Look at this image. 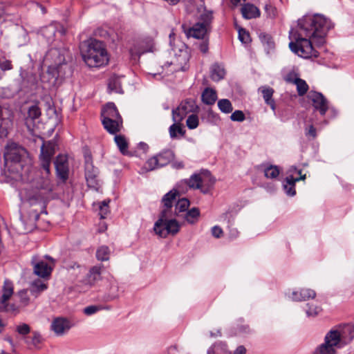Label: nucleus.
<instances>
[{
	"label": "nucleus",
	"instance_id": "nucleus-1",
	"mask_svg": "<svg viewBox=\"0 0 354 354\" xmlns=\"http://www.w3.org/2000/svg\"><path fill=\"white\" fill-rule=\"evenodd\" d=\"M333 27L332 21L322 15H305L298 21L297 36L295 41L290 42L289 47L301 57H318L319 53L313 45H324L327 32Z\"/></svg>",
	"mask_w": 354,
	"mask_h": 354
},
{
	"label": "nucleus",
	"instance_id": "nucleus-2",
	"mask_svg": "<svg viewBox=\"0 0 354 354\" xmlns=\"http://www.w3.org/2000/svg\"><path fill=\"white\" fill-rule=\"evenodd\" d=\"M55 142L44 141L41 147L39 162L41 167L45 171V176H37L33 179L32 187L39 192V196L44 199L53 191V185L48 176L50 174V166L52 158L55 153Z\"/></svg>",
	"mask_w": 354,
	"mask_h": 354
},
{
	"label": "nucleus",
	"instance_id": "nucleus-3",
	"mask_svg": "<svg viewBox=\"0 0 354 354\" xmlns=\"http://www.w3.org/2000/svg\"><path fill=\"white\" fill-rule=\"evenodd\" d=\"M354 339V326L346 325L340 330L332 329L325 335L324 342L317 347L316 354H336V349L351 343Z\"/></svg>",
	"mask_w": 354,
	"mask_h": 354
},
{
	"label": "nucleus",
	"instance_id": "nucleus-4",
	"mask_svg": "<svg viewBox=\"0 0 354 354\" xmlns=\"http://www.w3.org/2000/svg\"><path fill=\"white\" fill-rule=\"evenodd\" d=\"M81 53L84 61L89 67H100L109 62L104 44L96 39H92L87 44H84Z\"/></svg>",
	"mask_w": 354,
	"mask_h": 354
},
{
	"label": "nucleus",
	"instance_id": "nucleus-5",
	"mask_svg": "<svg viewBox=\"0 0 354 354\" xmlns=\"http://www.w3.org/2000/svg\"><path fill=\"white\" fill-rule=\"evenodd\" d=\"M173 216V214L164 217L162 215H160V218L155 223L153 227L156 234L165 238L169 234L175 235L179 232L180 225L175 218H172Z\"/></svg>",
	"mask_w": 354,
	"mask_h": 354
},
{
	"label": "nucleus",
	"instance_id": "nucleus-6",
	"mask_svg": "<svg viewBox=\"0 0 354 354\" xmlns=\"http://www.w3.org/2000/svg\"><path fill=\"white\" fill-rule=\"evenodd\" d=\"M176 158L174 151L170 149H164L157 154L149 158L145 163L143 169L147 171L165 167L170 164Z\"/></svg>",
	"mask_w": 354,
	"mask_h": 354
},
{
	"label": "nucleus",
	"instance_id": "nucleus-7",
	"mask_svg": "<svg viewBox=\"0 0 354 354\" xmlns=\"http://www.w3.org/2000/svg\"><path fill=\"white\" fill-rule=\"evenodd\" d=\"M68 50L65 48H51L45 55V60H52L53 64L48 66V73L55 77L56 73L62 64H66V55Z\"/></svg>",
	"mask_w": 354,
	"mask_h": 354
},
{
	"label": "nucleus",
	"instance_id": "nucleus-8",
	"mask_svg": "<svg viewBox=\"0 0 354 354\" xmlns=\"http://www.w3.org/2000/svg\"><path fill=\"white\" fill-rule=\"evenodd\" d=\"M28 156L26 149L14 142H8L5 147L4 159L6 162L19 163Z\"/></svg>",
	"mask_w": 354,
	"mask_h": 354
},
{
	"label": "nucleus",
	"instance_id": "nucleus-9",
	"mask_svg": "<svg viewBox=\"0 0 354 354\" xmlns=\"http://www.w3.org/2000/svg\"><path fill=\"white\" fill-rule=\"evenodd\" d=\"M2 295L0 297V313L19 312L18 307L15 304H9L8 300L13 295V284L9 280H5Z\"/></svg>",
	"mask_w": 354,
	"mask_h": 354
},
{
	"label": "nucleus",
	"instance_id": "nucleus-10",
	"mask_svg": "<svg viewBox=\"0 0 354 354\" xmlns=\"http://www.w3.org/2000/svg\"><path fill=\"white\" fill-rule=\"evenodd\" d=\"M90 156L86 157L85 178L89 187L97 190L99 188L98 169L95 167Z\"/></svg>",
	"mask_w": 354,
	"mask_h": 354
},
{
	"label": "nucleus",
	"instance_id": "nucleus-11",
	"mask_svg": "<svg viewBox=\"0 0 354 354\" xmlns=\"http://www.w3.org/2000/svg\"><path fill=\"white\" fill-rule=\"evenodd\" d=\"M195 104L192 100L183 101L176 109L172 110V120L175 122H180L185 117L194 110Z\"/></svg>",
	"mask_w": 354,
	"mask_h": 354
},
{
	"label": "nucleus",
	"instance_id": "nucleus-12",
	"mask_svg": "<svg viewBox=\"0 0 354 354\" xmlns=\"http://www.w3.org/2000/svg\"><path fill=\"white\" fill-rule=\"evenodd\" d=\"M57 178L62 183H66L68 178L69 166L68 157L66 155L59 154L54 162Z\"/></svg>",
	"mask_w": 354,
	"mask_h": 354
},
{
	"label": "nucleus",
	"instance_id": "nucleus-13",
	"mask_svg": "<svg viewBox=\"0 0 354 354\" xmlns=\"http://www.w3.org/2000/svg\"><path fill=\"white\" fill-rule=\"evenodd\" d=\"M308 97L312 102L315 110L318 111L321 115H324L329 106L328 100L322 93L310 91L308 93Z\"/></svg>",
	"mask_w": 354,
	"mask_h": 354
},
{
	"label": "nucleus",
	"instance_id": "nucleus-14",
	"mask_svg": "<svg viewBox=\"0 0 354 354\" xmlns=\"http://www.w3.org/2000/svg\"><path fill=\"white\" fill-rule=\"evenodd\" d=\"M72 326L73 324L68 319L57 317L53 319L50 325V329L57 336H62L67 333Z\"/></svg>",
	"mask_w": 354,
	"mask_h": 354
},
{
	"label": "nucleus",
	"instance_id": "nucleus-15",
	"mask_svg": "<svg viewBox=\"0 0 354 354\" xmlns=\"http://www.w3.org/2000/svg\"><path fill=\"white\" fill-rule=\"evenodd\" d=\"M182 28L187 37H192L198 39L209 37V32H210L209 29L198 23L195 24L191 28H187L185 24H183Z\"/></svg>",
	"mask_w": 354,
	"mask_h": 354
},
{
	"label": "nucleus",
	"instance_id": "nucleus-16",
	"mask_svg": "<svg viewBox=\"0 0 354 354\" xmlns=\"http://www.w3.org/2000/svg\"><path fill=\"white\" fill-rule=\"evenodd\" d=\"M179 192L173 189L168 193L165 194L162 198V203H163V209L162 210L160 215L162 216H168V214H173L172 207L176 201V197L179 196Z\"/></svg>",
	"mask_w": 354,
	"mask_h": 354
},
{
	"label": "nucleus",
	"instance_id": "nucleus-17",
	"mask_svg": "<svg viewBox=\"0 0 354 354\" xmlns=\"http://www.w3.org/2000/svg\"><path fill=\"white\" fill-rule=\"evenodd\" d=\"M171 50L180 64L186 63L190 57L188 47L183 42L174 44Z\"/></svg>",
	"mask_w": 354,
	"mask_h": 354
},
{
	"label": "nucleus",
	"instance_id": "nucleus-18",
	"mask_svg": "<svg viewBox=\"0 0 354 354\" xmlns=\"http://www.w3.org/2000/svg\"><path fill=\"white\" fill-rule=\"evenodd\" d=\"M306 175L299 178H295L292 175L288 176L283 182V188L285 193L289 196H294L296 194L295 183L300 180H304Z\"/></svg>",
	"mask_w": 354,
	"mask_h": 354
},
{
	"label": "nucleus",
	"instance_id": "nucleus-19",
	"mask_svg": "<svg viewBox=\"0 0 354 354\" xmlns=\"http://www.w3.org/2000/svg\"><path fill=\"white\" fill-rule=\"evenodd\" d=\"M106 118L112 120L122 118L115 104L113 102L107 103L102 109L101 120H106Z\"/></svg>",
	"mask_w": 354,
	"mask_h": 354
},
{
	"label": "nucleus",
	"instance_id": "nucleus-20",
	"mask_svg": "<svg viewBox=\"0 0 354 354\" xmlns=\"http://www.w3.org/2000/svg\"><path fill=\"white\" fill-rule=\"evenodd\" d=\"M258 169L263 171L266 178L276 179L279 174V167L277 165L263 163L258 166Z\"/></svg>",
	"mask_w": 354,
	"mask_h": 354
},
{
	"label": "nucleus",
	"instance_id": "nucleus-21",
	"mask_svg": "<svg viewBox=\"0 0 354 354\" xmlns=\"http://www.w3.org/2000/svg\"><path fill=\"white\" fill-rule=\"evenodd\" d=\"M104 128L111 134H116L120 131L122 127V118L112 120L106 118V120H102Z\"/></svg>",
	"mask_w": 354,
	"mask_h": 354
},
{
	"label": "nucleus",
	"instance_id": "nucleus-22",
	"mask_svg": "<svg viewBox=\"0 0 354 354\" xmlns=\"http://www.w3.org/2000/svg\"><path fill=\"white\" fill-rule=\"evenodd\" d=\"M315 296L316 292L315 290L309 288H301L292 293V299L296 301H306L309 299H313Z\"/></svg>",
	"mask_w": 354,
	"mask_h": 354
},
{
	"label": "nucleus",
	"instance_id": "nucleus-23",
	"mask_svg": "<svg viewBox=\"0 0 354 354\" xmlns=\"http://www.w3.org/2000/svg\"><path fill=\"white\" fill-rule=\"evenodd\" d=\"M259 91L261 93L266 104L269 105L271 109L274 111L276 105L272 98L274 92V89L268 86H263L259 88Z\"/></svg>",
	"mask_w": 354,
	"mask_h": 354
},
{
	"label": "nucleus",
	"instance_id": "nucleus-24",
	"mask_svg": "<svg viewBox=\"0 0 354 354\" xmlns=\"http://www.w3.org/2000/svg\"><path fill=\"white\" fill-rule=\"evenodd\" d=\"M102 268V266H95L91 268L85 279V283L90 286H93L97 281L100 280Z\"/></svg>",
	"mask_w": 354,
	"mask_h": 354
},
{
	"label": "nucleus",
	"instance_id": "nucleus-25",
	"mask_svg": "<svg viewBox=\"0 0 354 354\" xmlns=\"http://www.w3.org/2000/svg\"><path fill=\"white\" fill-rule=\"evenodd\" d=\"M52 270L53 268L43 261L34 264V272L39 277L43 278L47 277L50 275Z\"/></svg>",
	"mask_w": 354,
	"mask_h": 354
},
{
	"label": "nucleus",
	"instance_id": "nucleus-26",
	"mask_svg": "<svg viewBox=\"0 0 354 354\" xmlns=\"http://www.w3.org/2000/svg\"><path fill=\"white\" fill-rule=\"evenodd\" d=\"M241 13L245 19H250L260 17L261 12L257 7L251 3H246L241 8Z\"/></svg>",
	"mask_w": 354,
	"mask_h": 354
},
{
	"label": "nucleus",
	"instance_id": "nucleus-27",
	"mask_svg": "<svg viewBox=\"0 0 354 354\" xmlns=\"http://www.w3.org/2000/svg\"><path fill=\"white\" fill-rule=\"evenodd\" d=\"M19 75L22 80V84L26 87L35 86L37 83L36 75L32 73H29L22 68L19 70Z\"/></svg>",
	"mask_w": 354,
	"mask_h": 354
},
{
	"label": "nucleus",
	"instance_id": "nucleus-28",
	"mask_svg": "<svg viewBox=\"0 0 354 354\" xmlns=\"http://www.w3.org/2000/svg\"><path fill=\"white\" fill-rule=\"evenodd\" d=\"M225 75V70L222 64L214 63L210 67V77L214 82H219Z\"/></svg>",
	"mask_w": 354,
	"mask_h": 354
},
{
	"label": "nucleus",
	"instance_id": "nucleus-29",
	"mask_svg": "<svg viewBox=\"0 0 354 354\" xmlns=\"http://www.w3.org/2000/svg\"><path fill=\"white\" fill-rule=\"evenodd\" d=\"M205 178H203V171L201 174H194L185 183L192 189H201L203 187V183L205 182Z\"/></svg>",
	"mask_w": 354,
	"mask_h": 354
},
{
	"label": "nucleus",
	"instance_id": "nucleus-30",
	"mask_svg": "<svg viewBox=\"0 0 354 354\" xmlns=\"http://www.w3.org/2000/svg\"><path fill=\"white\" fill-rule=\"evenodd\" d=\"M12 121L9 117H3L0 110V138H6L12 128Z\"/></svg>",
	"mask_w": 354,
	"mask_h": 354
},
{
	"label": "nucleus",
	"instance_id": "nucleus-31",
	"mask_svg": "<svg viewBox=\"0 0 354 354\" xmlns=\"http://www.w3.org/2000/svg\"><path fill=\"white\" fill-rule=\"evenodd\" d=\"M201 98L204 104L212 105L217 100V94L215 90L211 88H206L202 93Z\"/></svg>",
	"mask_w": 354,
	"mask_h": 354
},
{
	"label": "nucleus",
	"instance_id": "nucleus-32",
	"mask_svg": "<svg viewBox=\"0 0 354 354\" xmlns=\"http://www.w3.org/2000/svg\"><path fill=\"white\" fill-rule=\"evenodd\" d=\"M108 90L109 93L114 92L115 93L120 94L124 93L122 88V83L119 77L114 75L109 78Z\"/></svg>",
	"mask_w": 354,
	"mask_h": 354
},
{
	"label": "nucleus",
	"instance_id": "nucleus-33",
	"mask_svg": "<svg viewBox=\"0 0 354 354\" xmlns=\"http://www.w3.org/2000/svg\"><path fill=\"white\" fill-rule=\"evenodd\" d=\"M203 178H205L206 180L205 182L203 183L201 192L203 194H207L211 188L214 186L216 182V179L207 170L203 171Z\"/></svg>",
	"mask_w": 354,
	"mask_h": 354
},
{
	"label": "nucleus",
	"instance_id": "nucleus-34",
	"mask_svg": "<svg viewBox=\"0 0 354 354\" xmlns=\"http://www.w3.org/2000/svg\"><path fill=\"white\" fill-rule=\"evenodd\" d=\"M114 140L122 154L125 156L130 155V153L128 151L129 144L124 136L120 134L115 135Z\"/></svg>",
	"mask_w": 354,
	"mask_h": 354
},
{
	"label": "nucleus",
	"instance_id": "nucleus-35",
	"mask_svg": "<svg viewBox=\"0 0 354 354\" xmlns=\"http://www.w3.org/2000/svg\"><path fill=\"white\" fill-rule=\"evenodd\" d=\"M185 130L182 127L180 122H175L169 128V136L171 139L178 138V136H184Z\"/></svg>",
	"mask_w": 354,
	"mask_h": 354
},
{
	"label": "nucleus",
	"instance_id": "nucleus-36",
	"mask_svg": "<svg viewBox=\"0 0 354 354\" xmlns=\"http://www.w3.org/2000/svg\"><path fill=\"white\" fill-rule=\"evenodd\" d=\"M57 32V28L55 25L50 24L46 27H44L41 30L42 36L46 39L48 43H50L54 41L55 34Z\"/></svg>",
	"mask_w": 354,
	"mask_h": 354
},
{
	"label": "nucleus",
	"instance_id": "nucleus-37",
	"mask_svg": "<svg viewBox=\"0 0 354 354\" xmlns=\"http://www.w3.org/2000/svg\"><path fill=\"white\" fill-rule=\"evenodd\" d=\"M189 201L187 198H183L178 199L176 202L174 209V216H179L180 213L186 212L189 206Z\"/></svg>",
	"mask_w": 354,
	"mask_h": 354
},
{
	"label": "nucleus",
	"instance_id": "nucleus-38",
	"mask_svg": "<svg viewBox=\"0 0 354 354\" xmlns=\"http://www.w3.org/2000/svg\"><path fill=\"white\" fill-rule=\"evenodd\" d=\"M110 253L108 246L102 245L97 248L95 256L98 261H104L109 259Z\"/></svg>",
	"mask_w": 354,
	"mask_h": 354
},
{
	"label": "nucleus",
	"instance_id": "nucleus-39",
	"mask_svg": "<svg viewBox=\"0 0 354 354\" xmlns=\"http://www.w3.org/2000/svg\"><path fill=\"white\" fill-rule=\"evenodd\" d=\"M294 84L297 86V91L299 96H303L307 93L308 85L305 80L301 78H295Z\"/></svg>",
	"mask_w": 354,
	"mask_h": 354
},
{
	"label": "nucleus",
	"instance_id": "nucleus-40",
	"mask_svg": "<svg viewBox=\"0 0 354 354\" xmlns=\"http://www.w3.org/2000/svg\"><path fill=\"white\" fill-rule=\"evenodd\" d=\"M213 19V12L212 11H205L200 17L198 24H203L205 27L211 30V24Z\"/></svg>",
	"mask_w": 354,
	"mask_h": 354
},
{
	"label": "nucleus",
	"instance_id": "nucleus-41",
	"mask_svg": "<svg viewBox=\"0 0 354 354\" xmlns=\"http://www.w3.org/2000/svg\"><path fill=\"white\" fill-rule=\"evenodd\" d=\"M218 107L221 112L224 113H230L233 110L231 102L227 99H221L218 102Z\"/></svg>",
	"mask_w": 354,
	"mask_h": 354
},
{
	"label": "nucleus",
	"instance_id": "nucleus-42",
	"mask_svg": "<svg viewBox=\"0 0 354 354\" xmlns=\"http://www.w3.org/2000/svg\"><path fill=\"white\" fill-rule=\"evenodd\" d=\"M41 115V109L38 106L37 104H33L29 106L28 109V116L26 118V120L28 121L29 119L31 120H34L37 119Z\"/></svg>",
	"mask_w": 354,
	"mask_h": 354
},
{
	"label": "nucleus",
	"instance_id": "nucleus-43",
	"mask_svg": "<svg viewBox=\"0 0 354 354\" xmlns=\"http://www.w3.org/2000/svg\"><path fill=\"white\" fill-rule=\"evenodd\" d=\"M199 215V209L198 208L194 207L187 212L185 214V219L188 223L193 224L196 222Z\"/></svg>",
	"mask_w": 354,
	"mask_h": 354
},
{
	"label": "nucleus",
	"instance_id": "nucleus-44",
	"mask_svg": "<svg viewBox=\"0 0 354 354\" xmlns=\"http://www.w3.org/2000/svg\"><path fill=\"white\" fill-rule=\"evenodd\" d=\"M46 289L47 285L40 280L33 281L30 287V291L32 294L39 293Z\"/></svg>",
	"mask_w": 354,
	"mask_h": 354
},
{
	"label": "nucleus",
	"instance_id": "nucleus-45",
	"mask_svg": "<svg viewBox=\"0 0 354 354\" xmlns=\"http://www.w3.org/2000/svg\"><path fill=\"white\" fill-rule=\"evenodd\" d=\"M195 46L202 53H207L209 50V37L199 39V41L195 43Z\"/></svg>",
	"mask_w": 354,
	"mask_h": 354
},
{
	"label": "nucleus",
	"instance_id": "nucleus-46",
	"mask_svg": "<svg viewBox=\"0 0 354 354\" xmlns=\"http://www.w3.org/2000/svg\"><path fill=\"white\" fill-rule=\"evenodd\" d=\"M186 124L189 129H194L197 128L199 124L198 115L196 114L189 115L186 121Z\"/></svg>",
	"mask_w": 354,
	"mask_h": 354
},
{
	"label": "nucleus",
	"instance_id": "nucleus-47",
	"mask_svg": "<svg viewBox=\"0 0 354 354\" xmlns=\"http://www.w3.org/2000/svg\"><path fill=\"white\" fill-rule=\"evenodd\" d=\"M19 297L20 305L25 307L28 305L30 302V298L28 295V291L26 290H21L17 293Z\"/></svg>",
	"mask_w": 354,
	"mask_h": 354
},
{
	"label": "nucleus",
	"instance_id": "nucleus-48",
	"mask_svg": "<svg viewBox=\"0 0 354 354\" xmlns=\"http://www.w3.org/2000/svg\"><path fill=\"white\" fill-rule=\"evenodd\" d=\"M259 39L263 44H266L269 48H273L274 43L272 40V37L269 34L261 33L259 35Z\"/></svg>",
	"mask_w": 354,
	"mask_h": 354
},
{
	"label": "nucleus",
	"instance_id": "nucleus-49",
	"mask_svg": "<svg viewBox=\"0 0 354 354\" xmlns=\"http://www.w3.org/2000/svg\"><path fill=\"white\" fill-rule=\"evenodd\" d=\"M42 341V337L41 334L37 331H33L32 332V336L31 337V341L28 342V340L26 341L27 344H30L35 347H37L39 344H41Z\"/></svg>",
	"mask_w": 354,
	"mask_h": 354
},
{
	"label": "nucleus",
	"instance_id": "nucleus-50",
	"mask_svg": "<svg viewBox=\"0 0 354 354\" xmlns=\"http://www.w3.org/2000/svg\"><path fill=\"white\" fill-rule=\"evenodd\" d=\"M109 201H103L100 203L99 214L101 218H106V215L109 212Z\"/></svg>",
	"mask_w": 354,
	"mask_h": 354
},
{
	"label": "nucleus",
	"instance_id": "nucleus-51",
	"mask_svg": "<svg viewBox=\"0 0 354 354\" xmlns=\"http://www.w3.org/2000/svg\"><path fill=\"white\" fill-rule=\"evenodd\" d=\"M239 39L243 44H248L250 42V36L248 31L244 28H240L239 30Z\"/></svg>",
	"mask_w": 354,
	"mask_h": 354
},
{
	"label": "nucleus",
	"instance_id": "nucleus-52",
	"mask_svg": "<svg viewBox=\"0 0 354 354\" xmlns=\"http://www.w3.org/2000/svg\"><path fill=\"white\" fill-rule=\"evenodd\" d=\"M16 331L21 335L25 336L30 333V327L27 324H21L16 327Z\"/></svg>",
	"mask_w": 354,
	"mask_h": 354
},
{
	"label": "nucleus",
	"instance_id": "nucleus-53",
	"mask_svg": "<svg viewBox=\"0 0 354 354\" xmlns=\"http://www.w3.org/2000/svg\"><path fill=\"white\" fill-rule=\"evenodd\" d=\"M12 64L10 60L6 59L5 57L0 58V69L3 71H10L12 69Z\"/></svg>",
	"mask_w": 354,
	"mask_h": 354
},
{
	"label": "nucleus",
	"instance_id": "nucleus-54",
	"mask_svg": "<svg viewBox=\"0 0 354 354\" xmlns=\"http://www.w3.org/2000/svg\"><path fill=\"white\" fill-rule=\"evenodd\" d=\"M230 119L235 122H243L245 120V116L242 111L236 110L232 113Z\"/></svg>",
	"mask_w": 354,
	"mask_h": 354
},
{
	"label": "nucleus",
	"instance_id": "nucleus-55",
	"mask_svg": "<svg viewBox=\"0 0 354 354\" xmlns=\"http://www.w3.org/2000/svg\"><path fill=\"white\" fill-rule=\"evenodd\" d=\"M102 308L97 306H88L84 308V313L88 316L92 315L101 310Z\"/></svg>",
	"mask_w": 354,
	"mask_h": 354
},
{
	"label": "nucleus",
	"instance_id": "nucleus-56",
	"mask_svg": "<svg viewBox=\"0 0 354 354\" xmlns=\"http://www.w3.org/2000/svg\"><path fill=\"white\" fill-rule=\"evenodd\" d=\"M308 306V309L306 310V313L308 316H315L321 310V308L317 306Z\"/></svg>",
	"mask_w": 354,
	"mask_h": 354
},
{
	"label": "nucleus",
	"instance_id": "nucleus-57",
	"mask_svg": "<svg viewBox=\"0 0 354 354\" xmlns=\"http://www.w3.org/2000/svg\"><path fill=\"white\" fill-rule=\"evenodd\" d=\"M265 10L269 17H270V18L275 17L276 14H277L276 8L274 6H272L271 4H266L265 6Z\"/></svg>",
	"mask_w": 354,
	"mask_h": 354
},
{
	"label": "nucleus",
	"instance_id": "nucleus-58",
	"mask_svg": "<svg viewBox=\"0 0 354 354\" xmlns=\"http://www.w3.org/2000/svg\"><path fill=\"white\" fill-rule=\"evenodd\" d=\"M223 230L218 225H215L212 228V234L214 237L218 239L223 235Z\"/></svg>",
	"mask_w": 354,
	"mask_h": 354
},
{
	"label": "nucleus",
	"instance_id": "nucleus-59",
	"mask_svg": "<svg viewBox=\"0 0 354 354\" xmlns=\"http://www.w3.org/2000/svg\"><path fill=\"white\" fill-rule=\"evenodd\" d=\"M306 136L307 137H311L313 139L316 138V129L314 127L313 124L310 125L308 128L306 129Z\"/></svg>",
	"mask_w": 354,
	"mask_h": 354
},
{
	"label": "nucleus",
	"instance_id": "nucleus-60",
	"mask_svg": "<svg viewBox=\"0 0 354 354\" xmlns=\"http://www.w3.org/2000/svg\"><path fill=\"white\" fill-rule=\"evenodd\" d=\"M170 164L171 165L172 168L176 169H180L185 167L183 161L175 160V159L172 160Z\"/></svg>",
	"mask_w": 354,
	"mask_h": 354
},
{
	"label": "nucleus",
	"instance_id": "nucleus-61",
	"mask_svg": "<svg viewBox=\"0 0 354 354\" xmlns=\"http://www.w3.org/2000/svg\"><path fill=\"white\" fill-rule=\"evenodd\" d=\"M295 78H299L298 77H297V75L294 73H290L287 75L286 77V80L288 82H290V83H292L294 84V81H295Z\"/></svg>",
	"mask_w": 354,
	"mask_h": 354
},
{
	"label": "nucleus",
	"instance_id": "nucleus-62",
	"mask_svg": "<svg viewBox=\"0 0 354 354\" xmlns=\"http://www.w3.org/2000/svg\"><path fill=\"white\" fill-rule=\"evenodd\" d=\"M32 6L34 8H38L41 10L42 14H45L46 12V10L44 6L37 2L32 3Z\"/></svg>",
	"mask_w": 354,
	"mask_h": 354
},
{
	"label": "nucleus",
	"instance_id": "nucleus-63",
	"mask_svg": "<svg viewBox=\"0 0 354 354\" xmlns=\"http://www.w3.org/2000/svg\"><path fill=\"white\" fill-rule=\"evenodd\" d=\"M246 349L243 346H239L235 350L234 354H245Z\"/></svg>",
	"mask_w": 354,
	"mask_h": 354
},
{
	"label": "nucleus",
	"instance_id": "nucleus-64",
	"mask_svg": "<svg viewBox=\"0 0 354 354\" xmlns=\"http://www.w3.org/2000/svg\"><path fill=\"white\" fill-rule=\"evenodd\" d=\"M138 148L142 150L144 152H147V151L149 149V146H148V145L147 143L143 142H140L138 144Z\"/></svg>",
	"mask_w": 354,
	"mask_h": 354
}]
</instances>
